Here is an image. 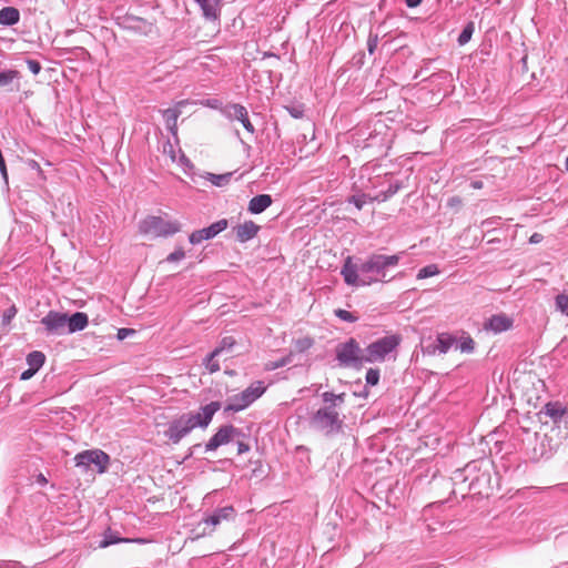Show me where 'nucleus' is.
Returning <instances> with one entry per match:
<instances>
[{"label": "nucleus", "mask_w": 568, "mask_h": 568, "mask_svg": "<svg viewBox=\"0 0 568 568\" xmlns=\"http://www.w3.org/2000/svg\"><path fill=\"white\" fill-rule=\"evenodd\" d=\"M181 224L178 221H166L161 216H148L139 223V231L154 237H168L180 232Z\"/></svg>", "instance_id": "obj_6"}, {"label": "nucleus", "mask_w": 568, "mask_h": 568, "mask_svg": "<svg viewBox=\"0 0 568 568\" xmlns=\"http://www.w3.org/2000/svg\"><path fill=\"white\" fill-rule=\"evenodd\" d=\"M28 164L32 170H37L39 173H42L40 165L37 161L30 160Z\"/></svg>", "instance_id": "obj_48"}, {"label": "nucleus", "mask_w": 568, "mask_h": 568, "mask_svg": "<svg viewBox=\"0 0 568 568\" xmlns=\"http://www.w3.org/2000/svg\"><path fill=\"white\" fill-rule=\"evenodd\" d=\"M185 257V253L182 248H176L174 252L170 253L166 257L168 262H178Z\"/></svg>", "instance_id": "obj_38"}, {"label": "nucleus", "mask_w": 568, "mask_h": 568, "mask_svg": "<svg viewBox=\"0 0 568 568\" xmlns=\"http://www.w3.org/2000/svg\"><path fill=\"white\" fill-rule=\"evenodd\" d=\"M334 313L339 320L344 322L354 323L357 321V316L346 310L337 308Z\"/></svg>", "instance_id": "obj_36"}, {"label": "nucleus", "mask_w": 568, "mask_h": 568, "mask_svg": "<svg viewBox=\"0 0 568 568\" xmlns=\"http://www.w3.org/2000/svg\"><path fill=\"white\" fill-rule=\"evenodd\" d=\"M20 20V12L17 8L4 7L0 10V24L2 26H14Z\"/></svg>", "instance_id": "obj_19"}, {"label": "nucleus", "mask_w": 568, "mask_h": 568, "mask_svg": "<svg viewBox=\"0 0 568 568\" xmlns=\"http://www.w3.org/2000/svg\"><path fill=\"white\" fill-rule=\"evenodd\" d=\"M132 334H134V329H132V328H120V329H118L116 337L119 341H123Z\"/></svg>", "instance_id": "obj_40"}, {"label": "nucleus", "mask_w": 568, "mask_h": 568, "mask_svg": "<svg viewBox=\"0 0 568 568\" xmlns=\"http://www.w3.org/2000/svg\"><path fill=\"white\" fill-rule=\"evenodd\" d=\"M439 274V268L436 264H429L422 267L417 273V278L423 280Z\"/></svg>", "instance_id": "obj_32"}, {"label": "nucleus", "mask_w": 568, "mask_h": 568, "mask_svg": "<svg viewBox=\"0 0 568 568\" xmlns=\"http://www.w3.org/2000/svg\"><path fill=\"white\" fill-rule=\"evenodd\" d=\"M400 343V338L396 335H388L371 343L365 349V363L384 362L386 357L393 353Z\"/></svg>", "instance_id": "obj_7"}, {"label": "nucleus", "mask_w": 568, "mask_h": 568, "mask_svg": "<svg viewBox=\"0 0 568 568\" xmlns=\"http://www.w3.org/2000/svg\"><path fill=\"white\" fill-rule=\"evenodd\" d=\"M373 201H376L375 197H371L365 193L354 194L347 199V202L354 204L357 210H362L367 202Z\"/></svg>", "instance_id": "obj_28"}, {"label": "nucleus", "mask_w": 568, "mask_h": 568, "mask_svg": "<svg viewBox=\"0 0 568 568\" xmlns=\"http://www.w3.org/2000/svg\"><path fill=\"white\" fill-rule=\"evenodd\" d=\"M447 205L450 207H459L462 205V199L458 196H452L448 199Z\"/></svg>", "instance_id": "obj_43"}, {"label": "nucleus", "mask_w": 568, "mask_h": 568, "mask_svg": "<svg viewBox=\"0 0 568 568\" xmlns=\"http://www.w3.org/2000/svg\"><path fill=\"white\" fill-rule=\"evenodd\" d=\"M544 413L549 416L552 420H557L562 417L565 409L559 403H547L544 407Z\"/></svg>", "instance_id": "obj_25"}, {"label": "nucleus", "mask_w": 568, "mask_h": 568, "mask_svg": "<svg viewBox=\"0 0 568 568\" xmlns=\"http://www.w3.org/2000/svg\"><path fill=\"white\" fill-rule=\"evenodd\" d=\"M404 186L403 182L399 180H389V184L386 191L379 192L375 200L378 202H385L395 195L402 187Z\"/></svg>", "instance_id": "obj_21"}, {"label": "nucleus", "mask_w": 568, "mask_h": 568, "mask_svg": "<svg viewBox=\"0 0 568 568\" xmlns=\"http://www.w3.org/2000/svg\"><path fill=\"white\" fill-rule=\"evenodd\" d=\"M556 310L561 314L568 316V290L558 294L555 298Z\"/></svg>", "instance_id": "obj_29"}, {"label": "nucleus", "mask_w": 568, "mask_h": 568, "mask_svg": "<svg viewBox=\"0 0 568 568\" xmlns=\"http://www.w3.org/2000/svg\"><path fill=\"white\" fill-rule=\"evenodd\" d=\"M65 322L68 323L67 333L72 334L83 331L89 323L88 315L82 312H75L71 316L65 313Z\"/></svg>", "instance_id": "obj_16"}, {"label": "nucleus", "mask_w": 568, "mask_h": 568, "mask_svg": "<svg viewBox=\"0 0 568 568\" xmlns=\"http://www.w3.org/2000/svg\"><path fill=\"white\" fill-rule=\"evenodd\" d=\"M456 343V338L449 334L443 333L437 336L433 353L446 354Z\"/></svg>", "instance_id": "obj_20"}, {"label": "nucleus", "mask_w": 568, "mask_h": 568, "mask_svg": "<svg viewBox=\"0 0 568 568\" xmlns=\"http://www.w3.org/2000/svg\"><path fill=\"white\" fill-rule=\"evenodd\" d=\"M38 483L44 485L47 484V478L42 474H40L38 477Z\"/></svg>", "instance_id": "obj_50"}, {"label": "nucleus", "mask_w": 568, "mask_h": 568, "mask_svg": "<svg viewBox=\"0 0 568 568\" xmlns=\"http://www.w3.org/2000/svg\"><path fill=\"white\" fill-rule=\"evenodd\" d=\"M471 186L474 189H481L483 187V182L481 181H474V182H471Z\"/></svg>", "instance_id": "obj_49"}, {"label": "nucleus", "mask_w": 568, "mask_h": 568, "mask_svg": "<svg viewBox=\"0 0 568 568\" xmlns=\"http://www.w3.org/2000/svg\"><path fill=\"white\" fill-rule=\"evenodd\" d=\"M235 516V510L232 506H225L222 508H219L213 511V514L206 516L201 520L199 524V528L203 525V529L200 534H197V537L200 536H206L211 535L216 526H219L222 521H229L232 520Z\"/></svg>", "instance_id": "obj_9"}, {"label": "nucleus", "mask_w": 568, "mask_h": 568, "mask_svg": "<svg viewBox=\"0 0 568 568\" xmlns=\"http://www.w3.org/2000/svg\"><path fill=\"white\" fill-rule=\"evenodd\" d=\"M481 224H483V226H487L488 227V226H491L493 221L491 220H485Z\"/></svg>", "instance_id": "obj_51"}, {"label": "nucleus", "mask_w": 568, "mask_h": 568, "mask_svg": "<svg viewBox=\"0 0 568 568\" xmlns=\"http://www.w3.org/2000/svg\"><path fill=\"white\" fill-rule=\"evenodd\" d=\"M514 326L513 317L505 313H499L490 316L485 323L484 328L495 334L509 331Z\"/></svg>", "instance_id": "obj_14"}, {"label": "nucleus", "mask_w": 568, "mask_h": 568, "mask_svg": "<svg viewBox=\"0 0 568 568\" xmlns=\"http://www.w3.org/2000/svg\"><path fill=\"white\" fill-rule=\"evenodd\" d=\"M20 78V73L17 70H6L0 72V88L7 87Z\"/></svg>", "instance_id": "obj_30"}, {"label": "nucleus", "mask_w": 568, "mask_h": 568, "mask_svg": "<svg viewBox=\"0 0 568 568\" xmlns=\"http://www.w3.org/2000/svg\"><path fill=\"white\" fill-rule=\"evenodd\" d=\"M287 110L290 114L295 119H301L304 115V111L301 106H291Z\"/></svg>", "instance_id": "obj_41"}, {"label": "nucleus", "mask_w": 568, "mask_h": 568, "mask_svg": "<svg viewBox=\"0 0 568 568\" xmlns=\"http://www.w3.org/2000/svg\"><path fill=\"white\" fill-rule=\"evenodd\" d=\"M227 225L229 222L226 219L219 220L207 227L192 232L189 236V241L193 245L200 244L203 241L211 240L219 235L221 232L226 230Z\"/></svg>", "instance_id": "obj_12"}, {"label": "nucleus", "mask_w": 568, "mask_h": 568, "mask_svg": "<svg viewBox=\"0 0 568 568\" xmlns=\"http://www.w3.org/2000/svg\"><path fill=\"white\" fill-rule=\"evenodd\" d=\"M36 373H37V372H36L34 369H32V368H28V369H26L24 372H22V374H21L20 378H21L22 381H28V379H30V378H31Z\"/></svg>", "instance_id": "obj_45"}, {"label": "nucleus", "mask_w": 568, "mask_h": 568, "mask_svg": "<svg viewBox=\"0 0 568 568\" xmlns=\"http://www.w3.org/2000/svg\"><path fill=\"white\" fill-rule=\"evenodd\" d=\"M463 353H473L475 349V342L471 337H463L457 346Z\"/></svg>", "instance_id": "obj_34"}, {"label": "nucleus", "mask_w": 568, "mask_h": 568, "mask_svg": "<svg viewBox=\"0 0 568 568\" xmlns=\"http://www.w3.org/2000/svg\"><path fill=\"white\" fill-rule=\"evenodd\" d=\"M423 0H405V3L408 8H416L422 3Z\"/></svg>", "instance_id": "obj_47"}, {"label": "nucleus", "mask_w": 568, "mask_h": 568, "mask_svg": "<svg viewBox=\"0 0 568 568\" xmlns=\"http://www.w3.org/2000/svg\"><path fill=\"white\" fill-rule=\"evenodd\" d=\"M130 539L118 537L111 529H108L99 542L100 548H106L119 542H129Z\"/></svg>", "instance_id": "obj_23"}, {"label": "nucleus", "mask_w": 568, "mask_h": 568, "mask_svg": "<svg viewBox=\"0 0 568 568\" xmlns=\"http://www.w3.org/2000/svg\"><path fill=\"white\" fill-rule=\"evenodd\" d=\"M288 362H290L288 358H282L280 361H276L274 363L268 364L267 368L268 369H276V368L285 366Z\"/></svg>", "instance_id": "obj_42"}, {"label": "nucleus", "mask_w": 568, "mask_h": 568, "mask_svg": "<svg viewBox=\"0 0 568 568\" xmlns=\"http://www.w3.org/2000/svg\"><path fill=\"white\" fill-rule=\"evenodd\" d=\"M544 236L540 234V233H534L530 237H529V243L531 244H538L542 241Z\"/></svg>", "instance_id": "obj_46"}, {"label": "nucleus", "mask_w": 568, "mask_h": 568, "mask_svg": "<svg viewBox=\"0 0 568 568\" xmlns=\"http://www.w3.org/2000/svg\"><path fill=\"white\" fill-rule=\"evenodd\" d=\"M235 339L232 336H225L221 339L217 347L213 349V356H221L223 353H230L235 345Z\"/></svg>", "instance_id": "obj_26"}, {"label": "nucleus", "mask_w": 568, "mask_h": 568, "mask_svg": "<svg viewBox=\"0 0 568 568\" xmlns=\"http://www.w3.org/2000/svg\"><path fill=\"white\" fill-rule=\"evenodd\" d=\"M242 432L233 425L221 426L217 432L210 438L205 445L206 452L217 449L222 445L229 444L235 437L240 436Z\"/></svg>", "instance_id": "obj_10"}, {"label": "nucleus", "mask_w": 568, "mask_h": 568, "mask_svg": "<svg viewBox=\"0 0 568 568\" xmlns=\"http://www.w3.org/2000/svg\"><path fill=\"white\" fill-rule=\"evenodd\" d=\"M220 402H211L210 404L202 406L197 413L190 412L182 414L169 424L168 429L164 432V436L173 444H178L194 428L207 427L214 414L220 410Z\"/></svg>", "instance_id": "obj_2"}, {"label": "nucleus", "mask_w": 568, "mask_h": 568, "mask_svg": "<svg viewBox=\"0 0 568 568\" xmlns=\"http://www.w3.org/2000/svg\"><path fill=\"white\" fill-rule=\"evenodd\" d=\"M40 323L44 327L47 335H62L67 333L65 313L50 311L42 317Z\"/></svg>", "instance_id": "obj_11"}, {"label": "nucleus", "mask_w": 568, "mask_h": 568, "mask_svg": "<svg viewBox=\"0 0 568 568\" xmlns=\"http://www.w3.org/2000/svg\"><path fill=\"white\" fill-rule=\"evenodd\" d=\"M477 485L476 483H470V488H473V486Z\"/></svg>", "instance_id": "obj_56"}, {"label": "nucleus", "mask_w": 568, "mask_h": 568, "mask_svg": "<svg viewBox=\"0 0 568 568\" xmlns=\"http://www.w3.org/2000/svg\"><path fill=\"white\" fill-rule=\"evenodd\" d=\"M74 462L75 466L82 468L83 471H88L91 465H94L97 471L103 474L108 469L110 457L101 449H89L77 454Z\"/></svg>", "instance_id": "obj_8"}, {"label": "nucleus", "mask_w": 568, "mask_h": 568, "mask_svg": "<svg viewBox=\"0 0 568 568\" xmlns=\"http://www.w3.org/2000/svg\"><path fill=\"white\" fill-rule=\"evenodd\" d=\"M345 393L334 394L324 392L322 399L326 406L317 409L310 418L312 428L323 433L325 436L338 434L343 428V419L339 417L337 407L345 402Z\"/></svg>", "instance_id": "obj_3"}, {"label": "nucleus", "mask_w": 568, "mask_h": 568, "mask_svg": "<svg viewBox=\"0 0 568 568\" xmlns=\"http://www.w3.org/2000/svg\"><path fill=\"white\" fill-rule=\"evenodd\" d=\"M266 390V385L262 381L252 383L241 393L231 396L224 407V413H237L244 410L258 399Z\"/></svg>", "instance_id": "obj_4"}, {"label": "nucleus", "mask_w": 568, "mask_h": 568, "mask_svg": "<svg viewBox=\"0 0 568 568\" xmlns=\"http://www.w3.org/2000/svg\"><path fill=\"white\" fill-rule=\"evenodd\" d=\"M335 355L341 367L358 368L365 364V352L361 348L359 343L353 337L337 344L335 347Z\"/></svg>", "instance_id": "obj_5"}, {"label": "nucleus", "mask_w": 568, "mask_h": 568, "mask_svg": "<svg viewBox=\"0 0 568 568\" xmlns=\"http://www.w3.org/2000/svg\"><path fill=\"white\" fill-rule=\"evenodd\" d=\"M272 204V197L268 194H260L251 199L248 203V211L252 214H260L264 212Z\"/></svg>", "instance_id": "obj_18"}, {"label": "nucleus", "mask_w": 568, "mask_h": 568, "mask_svg": "<svg viewBox=\"0 0 568 568\" xmlns=\"http://www.w3.org/2000/svg\"><path fill=\"white\" fill-rule=\"evenodd\" d=\"M474 30H475L474 22H468L458 36V39H457L458 44L465 45L466 43H468L469 40L471 39Z\"/></svg>", "instance_id": "obj_31"}, {"label": "nucleus", "mask_w": 568, "mask_h": 568, "mask_svg": "<svg viewBox=\"0 0 568 568\" xmlns=\"http://www.w3.org/2000/svg\"><path fill=\"white\" fill-rule=\"evenodd\" d=\"M224 114L230 120L240 121L242 123V125L244 126V129L248 133H251V134L255 133V128H254L253 123L251 122L248 112L244 105L239 104V103L230 104L225 108Z\"/></svg>", "instance_id": "obj_13"}, {"label": "nucleus", "mask_w": 568, "mask_h": 568, "mask_svg": "<svg viewBox=\"0 0 568 568\" xmlns=\"http://www.w3.org/2000/svg\"><path fill=\"white\" fill-rule=\"evenodd\" d=\"M365 381L367 385L375 386L379 382V369L377 368H369L366 372Z\"/></svg>", "instance_id": "obj_35"}, {"label": "nucleus", "mask_w": 568, "mask_h": 568, "mask_svg": "<svg viewBox=\"0 0 568 568\" xmlns=\"http://www.w3.org/2000/svg\"><path fill=\"white\" fill-rule=\"evenodd\" d=\"M425 129H426V128H425V126H423V128H420V129H413V130H414V131H418V132H423V131H425Z\"/></svg>", "instance_id": "obj_54"}, {"label": "nucleus", "mask_w": 568, "mask_h": 568, "mask_svg": "<svg viewBox=\"0 0 568 568\" xmlns=\"http://www.w3.org/2000/svg\"><path fill=\"white\" fill-rule=\"evenodd\" d=\"M378 44V36L377 34H369L367 40V51L369 54H373L377 48Z\"/></svg>", "instance_id": "obj_37"}, {"label": "nucleus", "mask_w": 568, "mask_h": 568, "mask_svg": "<svg viewBox=\"0 0 568 568\" xmlns=\"http://www.w3.org/2000/svg\"><path fill=\"white\" fill-rule=\"evenodd\" d=\"M258 230L260 226L253 221H246L234 229L236 240L241 243L252 240L257 234Z\"/></svg>", "instance_id": "obj_17"}, {"label": "nucleus", "mask_w": 568, "mask_h": 568, "mask_svg": "<svg viewBox=\"0 0 568 568\" xmlns=\"http://www.w3.org/2000/svg\"><path fill=\"white\" fill-rule=\"evenodd\" d=\"M250 450V446L244 442H237V454L242 455Z\"/></svg>", "instance_id": "obj_44"}, {"label": "nucleus", "mask_w": 568, "mask_h": 568, "mask_svg": "<svg viewBox=\"0 0 568 568\" xmlns=\"http://www.w3.org/2000/svg\"><path fill=\"white\" fill-rule=\"evenodd\" d=\"M219 356H213V351L205 357L203 364L210 373H216L220 371Z\"/></svg>", "instance_id": "obj_33"}, {"label": "nucleus", "mask_w": 568, "mask_h": 568, "mask_svg": "<svg viewBox=\"0 0 568 568\" xmlns=\"http://www.w3.org/2000/svg\"><path fill=\"white\" fill-rule=\"evenodd\" d=\"M133 21L138 22V23H144L145 22L143 19H140V18H134Z\"/></svg>", "instance_id": "obj_52"}, {"label": "nucleus", "mask_w": 568, "mask_h": 568, "mask_svg": "<svg viewBox=\"0 0 568 568\" xmlns=\"http://www.w3.org/2000/svg\"><path fill=\"white\" fill-rule=\"evenodd\" d=\"M205 179L207 181H210L213 185L222 187L230 183V181L232 179V173H224V174L207 173Z\"/></svg>", "instance_id": "obj_27"}, {"label": "nucleus", "mask_w": 568, "mask_h": 568, "mask_svg": "<svg viewBox=\"0 0 568 568\" xmlns=\"http://www.w3.org/2000/svg\"><path fill=\"white\" fill-rule=\"evenodd\" d=\"M404 252L385 255L372 254L359 265L353 264L348 256L342 267L341 274L347 285L369 286L372 284L388 282L387 272L398 265Z\"/></svg>", "instance_id": "obj_1"}, {"label": "nucleus", "mask_w": 568, "mask_h": 568, "mask_svg": "<svg viewBox=\"0 0 568 568\" xmlns=\"http://www.w3.org/2000/svg\"><path fill=\"white\" fill-rule=\"evenodd\" d=\"M565 166H566V170L568 171V156L566 158Z\"/></svg>", "instance_id": "obj_55"}, {"label": "nucleus", "mask_w": 568, "mask_h": 568, "mask_svg": "<svg viewBox=\"0 0 568 568\" xmlns=\"http://www.w3.org/2000/svg\"><path fill=\"white\" fill-rule=\"evenodd\" d=\"M45 356L42 352L33 351L28 354L27 356V364L29 365V368L34 369L38 372L42 365L44 364Z\"/></svg>", "instance_id": "obj_24"}, {"label": "nucleus", "mask_w": 568, "mask_h": 568, "mask_svg": "<svg viewBox=\"0 0 568 568\" xmlns=\"http://www.w3.org/2000/svg\"><path fill=\"white\" fill-rule=\"evenodd\" d=\"M201 8L205 19L215 21L221 13L222 0H194Z\"/></svg>", "instance_id": "obj_15"}, {"label": "nucleus", "mask_w": 568, "mask_h": 568, "mask_svg": "<svg viewBox=\"0 0 568 568\" xmlns=\"http://www.w3.org/2000/svg\"><path fill=\"white\" fill-rule=\"evenodd\" d=\"M27 65H28V69L33 73V74H38L40 71H41V64L39 61L37 60H33V59H28L26 61Z\"/></svg>", "instance_id": "obj_39"}, {"label": "nucleus", "mask_w": 568, "mask_h": 568, "mask_svg": "<svg viewBox=\"0 0 568 568\" xmlns=\"http://www.w3.org/2000/svg\"><path fill=\"white\" fill-rule=\"evenodd\" d=\"M162 114L168 130L175 134L178 130V118L180 115V111L178 109H166L162 111Z\"/></svg>", "instance_id": "obj_22"}, {"label": "nucleus", "mask_w": 568, "mask_h": 568, "mask_svg": "<svg viewBox=\"0 0 568 568\" xmlns=\"http://www.w3.org/2000/svg\"><path fill=\"white\" fill-rule=\"evenodd\" d=\"M475 468L471 464H468L465 468L466 471H469L470 469Z\"/></svg>", "instance_id": "obj_53"}]
</instances>
